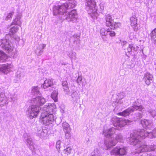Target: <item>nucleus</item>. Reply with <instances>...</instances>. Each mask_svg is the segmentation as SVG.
Listing matches in <instances>:
<instances>
[{
	"mask_svg": "<svg viewBox=\"0 0 156 156\" xmlns=\"http://www.w3.org/2000/svg\"><path fill=\"white\" fill-rule=\"evenodd\" d=\"M147 150V146L146 145L143 144L140 146L137 149V151L138 153H141Z\"/></svg>",
	"mask_w": 156,
	"mask_h": 156,
	"instance_id": "nucleus-18",
	"label": "nucleus"
},
{
	"mask_svg": "<svg viewBox=\"0 0 156 156\" xmlns=\"http://www.w3.org/2000/svg\"><path fill=\"white\" fill-rule=\"evenodd\" d=\"M76 5L74 3H65L61 5L56 6L54 10V15H57L61 13L66 12L68 10L72 9Z\"/></svg>",
	"mask_w": 156,
	"mask_h": 156,
	"instance_id": "nucleus-1",
	"label": "nucleus"
},
{
	"mask_svg": "<svg viewBox=\"0 0 156 156\" xmlns=\"http://www.w3.org/2000/svg\"><path fill=\"white\" fill-rule=\"evenodd\" d=\"M127 122L126 120L121 118H118L114 125L116 126H118L120 127H123L126 125Z\"/></svg>",
	"mask_w": 156,
	"mask_h": 156,
	"instance_id": "nucleus-9",
	"label": "nucleus"
},
{
	"mask_svg": "<svg viewBox=\"0 0 156 156\" xmlns=\"http://www.w3.org/2000/svg\"><path fill=\"white\" fill-rule=\"evenodd\" d=\"M39 107L36 105H31L30 109L29 110L30 116L32 117H36L39 112Z\"/></svg>",
	"mask_w": 156,
	"mask_h": 156,
	"instance_id": "nucleus-5",
	"label": "nucleus"
},
{
	"mask_svg": "<svg viewBox=\"0 0 156 156\" xmlns=\"http://www.w3.org/2000/svg\"><path fill=\"white\" fill-rule=\"evenodd\" d=\"M62 129L64 131L70 130L69 125L66 122H64L62 124Z\"/></svg>",
	"mask_w": 156,
	"mask_h": 156,
	"instance_id": "nucleus-17",
	"label": "nucleus"
},
{
	"mask_svg": "<svg viewBox=\"0 0 156 156\" xmlns=\"http://www.w3.org/2000/svg\"><path fill=\"white\" fill-rule=\"evenodd\" d=\"M113 153L115 155L118 156H121L124 155L126 154V151L124 148H119L115 147L113 150Z\"/></svg>",
	"mask_w": 156,
	"mask_h": 156,
	"instance_id": "nucleus-7",
	"label": "nucleus"
},
{
	"mask_svg": "<svg viewBox=\"0 0 156 156\" xmlns=\"http://www.w3.org/2000/svg\"><path fill=\"white\" fill-rule=\"evenodd\" d=\"M9 66V65L8 64L2 65L0 67V70L4 72L5 71L8 69Z\"/></svg>",
	"mask_w": 156,
	"mask_h": 156,
	"instance_id": "nucleus-23",
	"label": "nucleus"
},
{
	"mask_svg": "<svg viewBox=\"0 0 156 156\" xmlns=\"http://www.w3.org/2000/svg\"><path fill=\"white\" fill-rule=\"evenodd\" d=\"M68 84L67 82V81H64L62 82V85L63 86H66Z\"/></svg>",
	"mask_w": 156,
	"mask_h": 156,
	"instance_id": "nucleus-34",
	"label": "nucleus"
},
{
	"mask_svg": "<svg viewBox=\"0 0 156 156\" xmlns=\"http://www.w3.org/2000/svg\"><path fill=\"white\" fill-rule=\"evenodd\" d=\"M144 79L151 80V81H152L153 79V77L152 75L149 73H147L144 75Z\"/></svg>",
	"mask_w": 156,
	"mask_h": 156,
	"instance_id": "nucleus-25",
	"label": "nucleus"
},
{
	"mask_svg": "<svg viewBox=\"0 0 156 156\" xmlns=\"http://www.w3.org/2000/svg\"><path fill=\"white\" fill-rule=\"evenodd\" d=\"M116 141H112L108 142L106 144V146L108 149L111 148V147L115 146L117 144Z\"/></svg>",
	"mask_w": 156,
	"mask_h": 156,
	"instance_id": "nucleus-19",
	"label": "nucleus"
},
{
	"mask_svg": "<svg viewBox=\"0 0 156 156\" xmlns=\"http://www.w3.org/2000/svg\"><path fill=\"white\" fill-rule=\"evenodd\" d=\"M72 151V149L71 147H67L64 150V153L67 154H70Z\"/></svg>",
	"mask_w": 156,
	"mask_h": 156,
	"instance_id": "nucleus-27",
	"label": "nucleus"
},
{
	"mask_svg": "<svg viewBox=\"0 0 156 156\" xmlns=\"http://www.w3.org/2000/svg\"><path fill=\"white\" fill-rule=\"evenodd\" d=\"M20 18L19 17H16L15 19H14L12 22V23L11 25L14 24V25H20L21 24V22L20 20Z\"/></svg>",
	"mask_w": 156,
	"mask_h": 156,
	"instance_id": "nucleus-22",
	"label": "nucleus"
},
{
	"mask_svg": "<svg viewBox=\"0 0 156 156\" xmlns=\"http://www.w3.org/2000/svg\"><path fill=\"white\" fill-rule=\"evenodd\" d=\"M133 48V44H129L128 46V48H129L130 49V51H131L132 49Z\"/></svg>",
	"mask_w": 156,
	"mask_h": 156,
	"instance_id": "nucleus-35",
	"label": "nucleus"
},
{
	"mask_svg": "<svg viewBox=\"0 0 156 156\" xmlns=\"http://www.w3.org/2000/svg\"><path fill=\"white\" fill-rule=\"evenodd\" d=\"M112 30L110 28H108L106 30V31L107 33H108V34L111 37H113L115 36L116 33L114 31L111 30Z\"/></svg>",
	"mask_w": 156,
	"mask_h": 156,
	"instance_id": "nucleus-24",
	"label": "nucleus"
},
{
	"mask_svg": "<svg viewBox=\"0 0 156 156\" xmlns=\"http://www.w3.org/2000/svg\"><path fill=\"white\" fill-rule=\"evenodd\" d=\"M132 110L130 108H129L126 109L122 112H120L117 113V115L120 116L126 117L128 116L132 112L131 110Z\"/></svg>",
	"mask_w": 156,
	"mask_h": 156,
	"instance_id": "nucleus-10",
	"label": "nucleus"
},
{
	"mask_svg": "<svg viewBox=\"0 0 156 156\" xmlns=\"http://www.w3.org/2000/svg\"><path fill=\"white\" fill-rule=\"evenodd\" d=\"M154 39L155 41H156V38H155V37H154Z\"/></svg>",
	"mask_w": 156,
	"mask_h": 156,
	"instance_id": "nucleus-36",
	"label": "nucleus"
},
{
	"mask_svg": "<svg viewBox=\"0 0 156 156\" xmlns=\"http://www.w3.org/2000/svg\"><path fill=\"white\" fill-rule=\"evenodd\" d=\"M132 110H131L132 112H133L134 110H139V111H142V110L144 108L143 106L142 105H140L139 106L136 105H134L131 108H130Z\"/></svg>",
	"mask_w": 156,
	"mask_h": 156,
	"instance_id": "nucleus-15",
	"label": "nucleus"
},
{
	"mask_svg": "<svg viewBox=\"0 0 156 156\" xmlns=\"http://www.w3.org/2000/svg\"><path fill=\"white\" fill-rule=\"evenodd\" d=\"M130 23L131 26L133 28H135L137 24V19L135 16L130 17Z\"/></svg>",
	"mask_w": 156,
	"mask_h": 156,
	"instance_id": "nucleus-11",
	"label": "nucleus"
},
{
	"mask_svg": "<svg viewBox=\"0 0 156 156\" xmlns=\"http://www.w3.org/2000/svg\"><path fill=\"white\" fill-rule=\"evenodd\" d=\"M77 14L76 9H73L69 12V17L71 18H73Z\"/></svg>",
	"mask_w": 156,
	"mask_h": 156,
	"instance_id": "nucleus-20",
	"label": "nucleus"
},
{
	"mask_svg": "<svg viewBox=\"0 0 156 156\" xmlns=\"http://www.w3.org/2000/svg\"><path fill=\"white\" fill-rule=\"evenodd\" d=\"M53 85V81L51 80L48 79L45 80L44 83L43 84V86L44 89L51 87Z\"/></svg>",
	"mask_w": 156,
	"mask_h": 156,
	"instance_id": "nucleus-12",
	"label": "nucleus"
},
{
	"mask_svg": "<svg viewBox=\"0 0 156 156\" xmlns=\"http://www.w3.org/2000/svg\"><path fill=\"white\" fill-rule=\"evenodd\" d=\"M5 55V53L3 51L0 50V59H1L2 56Z\"/></svg>",
	"mask_w": 156,
	"mask_h": 156,
	"instance_id": "nucleus-33",
	"label": "nucleus"
},
{
	"mask_svg": "<svg viewBox=\"0 0 156 156\" xmlns=\"http://www.w3.org/2000/svg\"><path fill=\"white\" fill-rule=\"evenodd\" d=\"M105 24L106 26L110 27V28L113 30L119 28L121 26V23L119 22H116L114 21L112 16L110 15L106 16Z\"/></svg>",
	"mask_w": 156,
	"mask_h": 156,
	"instance_id": "nucleus-2",
	"label": "nucleus"
},
{
	"mask_svg": "<svg viewBox=\"0 0 156 156\" xmlns=\"http://www.w3.org/2000/svg\"><path fill=\"white\" fill-rule=\"evenodd\" d=\"M18 30L19 28L17 26H15L10 29L9 33L10 35L14 34L18 31Z\"/></svg>",
	"mask_w": 156,
	"mask_h": 156,
	"instance_id": "nucleus-16",
	"label": "nucleus"
},
{
	"mask_svg": "<svg viewBox=\"0 0 156 156\" xmlns=\"http://www.w3.org/2000/svg\"><path fill=\"white\" fill-rule=\"evenodd\" d=\"M100 34L103 35H105V30L101 29L100 31Z\"/></svg>",
	"mask_w": 156,
	"mask_h": 156,
	"instance_id": "nucleus-32",
	"label": "nucleus"
},
{
	"mask_svg": "<svg viewBox=\"0 0 156 156\" xmlns=\"http://www.w3.org/2000/svg\"><path fill=\"white\" fill-rule=\"evenodd\" d=\"M136 134L138 135L139 136V137H140V138L141 139L142 138H145L149 135V134H152V133H148L144 130H143L139 132L138 134Z\"/></svg>",
	"mask_w": 156,
	"mask_h": 156,
	"instance_id": "nucleus-13",
	"label": "nucleus"
},
{
	"mask_svg": "<svg viewBox=\"0 0 156 156\" xmlns=\"http://www.w3.org/2000/svg\"><path fill=\"white\" fill-rule=\"evenodd\" d=\"M86 5L88 7H90L93 4V0H86Z\"/></svg>",
	"mask_w": 156,
	"mask_h": 156,
	"instance_id": "nucleus-29",
	"label": "nucleus"
},
{
	"mask_svg": "<svg viewBox=\"0 0 156 156\" xmlns=\"http://www.w3.org/2000/svg\"><path fill=\"white\" fill-rule=\"evenodd\" d=\"M65 133V137L67 139H69L71 137V130L64 131Z\"/></svg>",
	"mask_w": 156,
	"mask_h": 156,
	"instance_id": "nucleus-26",
	"label": "nucleus"
},
{
	"mask_svg": "<svg viewBox=\"0 0 156 156\" xmlns=\"http://www.w3.org/2000/svg\"><path fill=\"white\" fill-rule=\"evenodd\" d=\"M7 99L4 94H1L0 95V105H3L7 102Z\"/></svg>",
	"mask_w": 156,
	"mask_h": 156,
	"instance_id": "nucleus-14",
	"label": "nucleus"
},
{
	"mask_svg": "<svg viewBox=\"0 0 156 156\" xmlns=\"http://www.w3.org/2000/svg\"><path fill=\"white\" fill-rule=\"evenodd\" d=\"M54 116L51 114H49L43 117L41 119V121L43 122V124L45 126H47L52 123L54 121Z\"/></svg>",
	"mask_w": 156,
	"mask_h": 156,
	"instance_id": "nucleus-4",
	"label": "nucleus"
},
{
	"mask_svg": "<svg viewBox=\"0 0 156 156\" xmlns=\"http://www.w3.org/2000/svg\"><path fill=\"white\" fill-rule=\"evenodd\" d=\"M51 97L55 102L58 101V93L56 91H54L51 94Z\"/></svg>",
	"mask_w": 156,
	"mask_h": 156,
	"instance_id": "nucleus-21",
	"label": "nucleus"
},
{
	"mask_svg": "<svg viewBox=\"0 0 156 156\" xmlns=\"http://www.w3.org/2000/svg\"><path fill=\"white\" fill-rule=\"evenodd\" d=\"M32 101L34 104L39 107L44 104L45 100L43 98L38 97L34 99Z\"/></svg>",
	"mask_w": 156,
	"mask_h": 156,
	"instance_id": "nucleus-6",
	"label": "nucleus"
},
{
	"mask_svg": "<svg viewBox=\"0 0 156 156\" xmlns=\"http://www.w3.org/2000/svg\"><path fill=\"white\" fill-rule=\"evenodd\" d=\"M14 13V12H13L9 13L6 16L5 19L7 20L9 19L12 18Z\"/></svg>",
	"mask_w": 156,
	"mask_h": 156,
	"instance_id": "nucleus-28",
	"label": "nucleus"
},
{
	"mask_svg": "<svg viewBox=\"0 0 156 156\" xmlns=\"http://www.w3.org/2000/svg\"><path fill=\"white\" fill-rule=\"evenodd\" d=\"M141 140L140 137H139V136L138 135L135 134L130 139L131 144L132 145H135L139 144Z\"/></svg>",
	"mask_w": 156,
	"mask_h": 156,
	"instance_id": "nucleus-8",
	"label": "nucleus"
},
{
	"mask_svg": "<svg viewBox=\"0 0 156 156\" xmlns=\"http://www.w3.org/2000/svg\"><path fill=\"white\" fill-rule=\"evenodd\" d=\"M146 83L148 85H149L151 83V80H149L147 79H144Z\"/></svg>",
	"mask_w": 156,
	"mask_h": 156,
	"instance_id": "nucleus-31",
	"label": "nucleus"
},
{
	"mask_svg": "<svg viewBox=\"0 0 156 156\" xmlns=\"http://www.w3.org/2000/svg\"><path fill=\"white\" fill-rule=\"evenodd\" d=\"M82 77L80 76H79L77 79V80H76L77 82L79 84L81 83V82L82 81Z\"/></svg>",
	"mask_w": 156,
	"mask_h": 156,
	"instance_id": "nucleus-30",
	"label": "nucleus"
},
{
	"mask_svg": "<svg viewBox=\"0 0 156 156\" xmlns=\"http://www.w3.org/2000/svg\"><path fill=\"white\" fill-rule=\"evenodd\" d=\"M0 45L8 53L11 52L13 50V47L6 39L1 40L0 41Z\"/></svg>",
	"mask_w": 156,
	"mask_h": 156,
	"instance_id": "nucleus-3",
	"label": "nucleus"
}]
</instances>
